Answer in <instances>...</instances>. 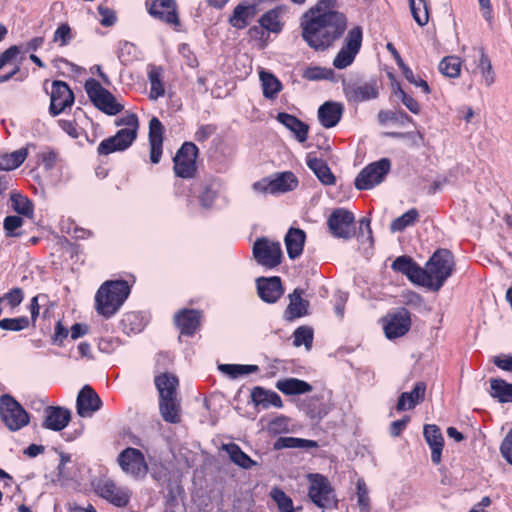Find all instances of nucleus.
<instances>
[{
    "instance_id": "nucleus-1",
    "label": "nucleus",
    "mask_w": 512,
    "mask_h": 512,
    "mask_svg": "<svg viewBox=\"0 0 512 512\" xmlns=\"http://www.w3.org/2000/svg\"><path fill=\"white\" fill-rule=\"evenodd\" d=\"M334 5L335 0H319L303 15L302 37L315 50L330 47L346 30L347 18Z\"/></svg>"
},
{
    "instance_id": "nucleus-2",
    "label": "nucleus",
    "mask_w": 512,
    "mask_h": 512,
    "mask_svg": "<svg viewBox=\"0 0 512 512\" xmlns=\"http://www.w3.org/2000/svg\"><path fill=\"white\" fill-rule=\"evenodd\" d=\"M454 270V257L447 249L433 253L423 268L422 286L434 292L439 291Z\"/></svg>"
},
{
    "instance_id": "nucleus-3",
    "label": "nucleus",
    "mask_w": 512,
    "mask_h": 512,
    "mask_svg": "<svg viewBox=\"0 0 512 512\" xmlns=\"http://www.w3.org/2000/svg\"><path fill=\"white\" fill-rule=\"evenodd\" d=\"M130 293L129 285L124 280L106 281L95 296V307L99 314L109 318L122 306Z\"/></svg>"
},
{
    "instance_id": "nucleus-4",
    "label": "nucleus",
    "mask_w": 512,
    "mask_h": 512,
    "mask_svg": "<svg viewBox=\"0 0 512 512\" xmlns=\"http://www.w3.org/2000/svg\"><path fill=\"white\" fill-rule=\"evenodd\" d=\"M115 125L126 126V128L120 129L114 136L103 140L97 148L99 155H109L116 151H124L135 141L139 127V121L135 114H127L116 120Z\"/></svg>"
},
{
    "instance_id": "nucleus-5",
    "label": "nucleus",
    "mask_w": 512,
    "mask_h": 512,
    "mask_svg": "<svg viewBox=\"0 0 512 512\" xmlns=\"http://www.w3.org/2000/svg\"><path fill=\"white\" fill-rule=\"evenodd\" d=\"M85 91L94 106L107 115H117L124 109L115 96L93 78L86 80Z\"/></svg>"
},
{
    "instance_id": "nucleus-6",
    "label": "nucleus",
    "mask_w": 512,
    "mask_h": 512,
    "mask_svg": "<svg viewBox=\"0 0 512 512\" xmlns=\"http://www.w3.org/2000/svg\"><path fill=\"white\" fill-rule=\"evenodd\" d=\"M310 486L308 496L322 510L332 509L337 505L336 495L328 479L321 474H308Z\"/></svg>"
},
{
    "instance_id": "nucleus-7",
    "label": "nucleus",
    "mask_w": 512,
    "mask_h": 512,
    "mask_svg": "<svg viewBox=\"0 0 512 512\" xmlns=\"http://www.w3.org/2000/svg\"><path fill=\"white\" fill-rule=\"evenodd\" d=\"M0 417L11 431L20 430L29 423L28 413L8 394L0 397Z\"/></svg>"
},
{
    "instance_id": "nucleus-8",
    "label": "nucleus",
    "mask_w": 512,
    "mask_h": 512,
    "mask_svg": "<svg viewBox=\"0 0 512 512\" xmlns=\"http://www.w3.org/2000/svg\"><path fill=\"white\" fill-rule=\"evenodd\" d=\"M391 163L388 158H382L367 165L355 179V187L358 190H369L381 183L390 171Z\"/></svg>"
},
{
    "instance_id": "nucleus-9",
    "label": "nucleus",
    "mask_w": 512,
    "mask_h": 512,
    "mask_svg": "<svg viewBox=\"0 0 512 512\" xmlns=\"http://www.w3.org/2000/svg\"><path fill=\"white\" fill-rule=\"evenodd\" d=\"M253 256L258 264L267 269H273L281 263V245L265 237L258 238L253 244Z\"/></svg>"
},
{
    "instance_id": "nucleus-10",
    "label": "nucleus",
    "mask_w": 512,
    "mask_h": 512,
    "mask_svg": "<svg viewBox=\"0 0 512 512\" xmlns=\"http://www.w3.org/2000/svg\"><path fill=\"white\" fill-rule=\"evenodd\" d=\"M362 28L356 26L347 33L344 45L333 60V65L337 69H344L351 65L358 54L362 45Z\"/></svg>"
},
{
    "instance_id": "nucleus-11",
    "label": "nucleus",
    "mask_w": 512,
    "mask_h": 512,
    "mask_svg": "<svg viewBox=\"0 0 512 512\" xmlns=\"http://www.w3.org/2000/svg\"><path fill=\"white\" fill-rule=\"evenodd\" d=\"M197 155V146L192 142H185L173 158L175 174L181 178H192L196 172Z\"/></svg>"
},
{
    "instance_id": "nucleus-12",
    "label": "nucleus",
    "mask_w": 512,
    "mask_h": 512,
    "mask_svg": "<svg viewBox=\"0 0 512 512\" xmlns=\"http://www.w3.org/2000/svg\"><path fill=\"white\" fill-rule=\"evenodd\" d=\"M343 92L348 102L360 103L376 99L379 87L376 80L369 81H343Z\"/></svg>"
},
{
    "instance_id": "nucleus-13",
    "label": "nucleus",
    "mask_w": 512,
    "mask_h": 512,
    "mask_svg": "<svg viewBox=\"0 0 512 512\" xmlns=\"http://www.w3.org/2000/svg\"><path fill=\"white\" fill-rule=\"evenodd\" d=\"M122 471L134 478L144 477L148 472V465L143 453L136 448L124 449L117 458Z\"/></svg>"
},
{
    "instance_id": "nucleus-14",
    "label": "nucleus",
    "mask_w": 512,
    "mask_h": 512,
    "mask_svg": "<svg viewBox=\"0 0 512 512\" xmlns=\"http://www.w3.org/2000/svg\"><path fill=\"white\" fill-rule=\"evenodd\" d=\"M354 221V215L350 211L338 208L330 214L327 225L334 237L350 239L354 235Z\"/></svg>"
},
{
    "instance_id": "nucleus-15",
    "label": "nucleus",
    "mask_w": 512,
    "mask_h": 512,
    "mask_svg": "<svg viewBox=\"0 0 512 512\" xmlns=\"http://www.w3.org/2000/svg\"><path fill=\"white\" fill-rule=\"evenodd\" d=\"M73 103L74 94L68 84L60 80L53 81L50 95V113L57 116L67 107L72 106Z\"/></svg>"
},
{
    "instance_id": "nucleus-16",
    "label": "nucleus",
    "mask_w": 512,
    "mask_h": 512,
    "mask_svg": "<svg viewBox=\"0 0 512 512\" xmlns=\"http://www.w3.org/2000/svg\"><path fill=\"white\" fill-rule=\"evenodd\" d=\"M410 327V313L406 308L402 307L387 316L384 331L388 339H394L405 335L410 330Z\"/></svg>"
},
{
    "instance_id": "nucleus-17",
    "label": "nucleus",
    "mask_w": 512,
    "mask_h": 512,
    "mask_svg": "<svg viewBox=\"0 0 512 512\" xmlns=\"http://www.w3.org/2000/svg\"><path fill=\"white\" fill-rule=\"evenodd\" d=\"M96 491L100 497L117 507H125L131 496L127 488L117 486L112 480L100 482Z\"/></svg>"
},
{
    "instance_id": "nucleus-18",
    "label": "nucleus",
    "mask_w": 512,
    "mask_h": 512,
    "mask_svg": "<svg viewBox=\"0 0 512 512\" xmlns=\"http://www.w3.org/2000/svg\"><path fill=\"white\" fill-rule=\"evenodd\" d=\"M102 406L98 394L89 385H85L78 393L76 400L77 414L80 417H90Z\"/></svg>"
},
{
    "instance_id": "nucleus-19",
    "label": "nucleus",
    "mask_w": 512,
    "mask_h": 512,
    "mask_svg": "<svg viewBox=\"0 0 512 512\" xmlns=\"http://www.w3.org/2000/svg\"><path fill=\"white\" fill-rule=\"evenodd\" d=\"M147 5L153 17L175 26L180 24L175 0H152Z\"/></svg>"
},
{
    "instance_id": "nucleus-20",
    "label": "nucleus",
    "mask_w": 512,
    "mask_h": 512,
    "mask_svg": "<svg viewBox=\"0 0 512 512\" xmlns=\"http://www.w3.org/2000/svg\"><path fill=\"white\" fill-rule=\"evenodd\" d=\"M256 283L259 297L267 303H275L284 292L281 279L278 276L260 277Z\"/></svg>"
},
{
    "instance_id": "nucleus-21",
    "label": "nucleus",
    "mask_w": 512,
    "mask_h": 512,
    "mask_svg": "<svg viewBox=\"0 0 512 512\" xmlns=\"http://www.w3.org/2000/svg\"><path fill=\"white\" fill-rule=\"evenodd\" d=\"M164 126L157 117H152L149 121V145L150 160L157 164L162 156Z\"/></svg>"
},
{
    "instance_id": "nucleus-22",
    "label": "nucleus",
    "mask_w": 512,
    "mask_h": 512,
    "mask_svg": "<svg viewBox=\"0 0 512 512\" xmlns=\"http://www.w3.org/2000/svg\"><path fill=\"white\" fill-rule=\"evenodd\" d=\"M391 268L404 274L412 283L422 286L423 268L416 264L411 257L406 255L397 257Z\"/></svg>"
},
{
    "instance_id": "nucleus-23",
    "label": "nucleus",
    "mask_w": 512,
    "mask_h": 512,
    "mask_svg": "<svg viewBox=\"0 0 512 512\" xmlns=\"http://www.w3.org/2000/svg\"><path fill=\"white\" fill-rule=\"evenodd\" d=\"M424 438L431 449V460L438 465L441 462V455L444 446V439L437 425L427 424L423 430Z\"/></svg>"
},
{
    "instance_id": "nucleus-24",
    "label": "nucleus",
    "mask_w": 512,
    "mask_h": 512,
    "mask_svg": "<svg viewBox=\"0 0 512 512\" xmlns=\"http://www.w3.org/2000/svg\"><path fill=\"white\" fill-rule=\"evenodd\" d=\"M200 319L201 315L198 310L183 309L175 315L174 322L181 334L191 336L200 326Z\"/></svg>"
},
{
    "instance_id": "nucleus-25",
    "label": "nucleus",
    "mask_w": 512,
    "mask_h": 512,
    "mask_svg": "<svg viewBox=\"0 0 512 512\" xmlns=\"http://www.w3.org/2000/svg\"><path fill=\"white\" fill-rule=\"evenodd\" d=\"M71 420V413L62 407L50 406L46 409L43 426L53 431H61L67 427Z\"/></svg>"
},
{
    "instance_id": "nucleus-26",
    "label": "nucleus",
    "mask_w": 512,
    "mask_h": 512,
    "mask_svg": "<svg viewBox=\"0 0 512 512\" xmlns=\"http://www.w3.org/2000/svg\"><path fill=\"white\" fill-rule=\"evenodd\" d=\"M344 107L341 103L328 101L318 109V119L325 128L336 126L341 120Z\"/></svg>"
},
{
    "instance_id": "nucleus-27",
    "label": "nucleus",
    "mask_w": 512,
    "mask_h": 512,
    "mask_svg": "<svg viewBox=\"0 0 512 512\" xmlns=\"http://www.w3.org/2000/svg\"><path fill=\"white\" fill-rule=\"evenodd\" d=\"M425 393L426 384L423 381L417 382L411 392H403L400 394L396 404L397 411L413 409L416 405L424 401Z\"/></svg>"
},
{
    "instance_id": "nucleus-28",
    "label": "nucleus",
    "mask_w": 512,
    "mask_h": 512,
    "mask_svg": "<svg viewBox=\"0 0 512 512\" xmlns=\"http://www.w3.org/2000/svg\"><path fill=\"white\" fill-rule=\"evenodd\" d=\"M276 119L292 131L299 142L302 143L307 140L309 127L296 116L281 112L277 115Z\"/></svg>"
},
{
    "instance_id": "nucleus-29",
    "label": "nucleus",
    "mask_w": 512,
    "mask_h": 512,
    "mask_svg": "<svg viewBox=\"0 0 512 512\" xmlns=\"http://www.w3.org/2000/svg\"><path fill=\"white\" fill-rule=\"evenodd\" d=\"M251 399L255 406H259L263 409H267L270 406H274L276 408H281L283 406V402L276 392L266 390L259 386L253 388L251 392Z\"/></svg>"
},
{
    "instance_id": "nucleus-30",
    "label": "nucleus",
    "mask_w": 512,
    "mask_h": 512,
    "mask_svg": "<svg viewBox=\"0 0 512 512\" xmlns=\"http://www.w3.org/2000/svg\"><path fill=\"white\" fill-rule=\"evenodd\" d=\"M306 235L303 230L290 228L285 236V245L290 259H296L303 251Z\"/></svg>"
},
{
    "instance_id": "nucleus-31",
    "label": "nucleus",
    "mask_w": 512,
    "mask_h": 512,
    "mask_svg": "<svg viewBox=\"0 0 512 512\" xmlns=\"http://www.w3.org/2000/svg\"><path fill=\"white\" fill-rule=\"evenodd\" d=\"M255 15L256 8L254 5L239 4L234 8L231 17L229 18V23L237 29H244L249 25Z\"/></svg>"
},
{
    "instance_id": "nucleus-32",
    "label": "nucleus",
    "mask_w": 512,
    "mask_h": 512,
    "mask_svg": "<svg viewBox=\"0 0 512 512\" xmlns=\"http://www.w3.org/2000/svg\"><path fill=\"white\" fill-rule=\"evenodd\" d=\"M159 410L164 421L168 423L180 422V402L177 396L159 399Z\"/></svg>"
},
{
    "instance_id": "nucleus-33",
    "label": "nucleus",
    "mask_w": 512,
    "mask_h": 512,
    "mask_svg": "<svg viewBox=\"0 0 512 512\" xmlns=\"http://www.w3.org/2000/svg\"><path fill=\"white\" fill-rule=\"evenodd\" d=\"M276 388L285 395H301L312 391V386L297 378H286L276 382Z\"/></svg>"
},
{
    "instance_id": "nucleus-34",
    "label": "nucleus",
    "mask_w": 512,
    "mask_h": 512,
    "mask_svg": "<svg viewBox=\"0 0 512 512\" xmlns=\"http://www.w3.org/2000/svg\"><path fill=\"white\" fill-rule=\"evenodd\" d=\"M307 166L314 172L322 184L333 185L335 183V176L325 160L308 156Z\"/></svg>"
},
{
    "instance_id": "nucleus-35",
    "label": "nucleus",
    "mask_w": 512,
    "mask_h": 512,
    "mask_svg": "<svg viewBox=\"0 0 512 512\" xmlns=\"http://www.w3.org/2000/svg\"><path fill=\"white\" fill-rule=\"evenodd\" d=\"M489 383V394L492 398L499 403H512V383L501 378H491Z\"/></svg>"
},
{
    "instance_id": "nucleus-36",
    "label": "nucleus",
    "mask_w": 512,
    "mask_h": 512,
    "mask_svg": "<svg viewBox=\"0 0 512 512\" xmlns=\"http://www.w3.org/2000/svg\"><path fill=\"white\" fill-rule=\"evenodd\" d=\"M155 385L159 392V399L177 396L178 379L170 373H163L155 377Z\"/></svg>"
},
{
    "instance_id": "nucleus-37",
    "label": "nucleus",
    "mask_w": 512,
    "mask_h": 512,
    "mask_svg": "<svg viewBox=\"0 0 512 512\" xmlns=\"http://www.w3.org/2000/svg\"><path fill=\"white\" fill-rule=\"evenodd\" d=\"M272 194L286 193L294 190L298 186V179L292 172H283L277 174L271 179Z\"/></svg>"
},
{
    "instance_id": "nucleus-38",
    "label": "nucleus",
    "mask_w": 512,
    "mask_h": 512,
    "mask_svg": "<svg viewBox=\"0 0 512 512\" xmlns=\"http://www.w3.org/2000/svg\"><path fill=\"white\" fill-rule=\"evenodd\" d=\"M223 450L227 452L230 460L234 464L243 469H250L252 466L257 465V463L252 460L245 452H243L241 448L235 443L223 445Z\"/></svg>"
},
{
    "instance_id": "nucleus-39",
    "label": "nucleus",
    "mask_w": 512,
    "mask_h": 512,
    "mask_svg": "<svg viewBox=\"0 0 512 512\" xmlns=\"http://www.w3.org/2000/svg\"><path fill=\"white\" fill-rule=\"evenodd\" d=\"M303 290L296 288L289 295L290 303L287 311L290 313L291 318H299L307 314L309 302L302 298Z\"/></svg>"
},
{
    "instance_id": "nucleus-40",
    "label": "nucleus",
    "mask_w": 512,
    "mask_h": 512,
    "mask_svg": "<svg viewBox=\"0 0 512 512\" xmlns=\"http://www.w3.org/2000/svg\"><path fill=\"white\" fill-rule=\"evenodd\" d=\"M259 77L264 97L274 99L282 89L281 82L272 73L267 71H261Z\"/></svg>"
},
{
    "instance_id": "nucleus-41",
    "label": "nucleus",
    "mask_w": 512,
    "mask_h": 512,
    "mask_svg": "<svg viewBox=\"0 0 512 512\" xmlns=\"http://www.w3.org/2000/svg\"><path fill=\"white\" fill-rule=\"evenodd\" d=\"M275 450L284 448H300L309 449L318 447V443L314 440L296 438V437H279L273 445Z\"/></svg>"
},
{
    "instance_id": "nucleus-42",
    "label": "nucleus",
    "mask_w": 512,
    "mask_h": 512,
    "mask_svg": "<svg viewBox=\"0 0 512 512\" xmlns=\"http://www.w3.org/2000/svg\"><path fill=\"white\" fill-rule=\"evenodd\" d=\"M27 158V150L21 148L0 156V170L11 171L18 168Z\"/></svg>"
},
{
    "instance_id": "nucleus-43",
    "label": "nucleus",
    "mask_w": 512,
    "mask_h": 512,
    "mask_svg": "<svg viewBox=\"0 0 512 512\" xmlns=\"http://www.w3.org/2000/svg\"><path fill=\"white\" fill-rule=\"evenodd\" d=\"M419 218V212L415 208H411L403 215L397 217L391 222L390 230L392 232H401L405 228L412 226L415 222H417Z\"/></svg>"
},
{
    "instance_id": "nucleus-44",
    "label": "nucleus",
    "mask_w": 512,
    "mask_h": 512,
    "mask_svg": "<svg viewBox=\"0 0 512 512\" xmlns=\"http://www.w3.org/2000/svg\"><path fill=\"white\" fill-rule=\"evenodd\" d=\"M413 19L419 26H425L429 21L428 7L425 0H408Z\"/></svg>"
},
{
    "instance_id": "nucleus-45",
    "label": "nucleus",
    "mask_w": 512,
    "mask_h": 512,
    "mask_svg": "<svg viewBox=\"0 0 512 512\" xmlns=\"http://www.w3.org/2000/svg\"><path fill=\"white\" fill-rule=\"evenodd\" d=\"M439 71L450 78H457L461 71L460 58L455 56H447L439 63Z\"/></svg>"
},
{
    "instance_id": "nucleus-46",
    "label": "nucleus",
    "mask_w": 512,
    "mask_h": 512,
    "mask_svg": "<svg viewBox=\"0 0 512 512\" xmlns=\"http://www.w3.org/2000/svg\"><path fill=\"white\" fill-rule=\"evenodd\" d=\"M378 120L381 124H385L387 122H394L400 126H405L408 123L412 122V118L408 116L404 111H390V110H381L378 113Z\"/></svg>"
},
{
    "instance_id": "nucleus-47",
    "label": "nucleus",
    "mask_w": 512,
    "mask_h": 512,
    "mask_svg": "<svg viewBox=\"0 0 512 512\" xmlns=\"http://www.w3.org/2000/svg\"><path fill=\"white\" fill-rule=\"evenodd\" d=\"M162 69L160 67L152 68L148 73V79L151 85L150 98L158 99L164 96L165 90L161 81Z\"/></svg>"
},
{
    "instance_id": "nucleus-48",
    "label": "nucleus",
    "mask_w": 512,
    "mask_h": 512,
    "mask_svg": "<svg viewBox=\"0 0 512 512\" xmlns=\"http://www.w3.org/2000/svg\"><path fill=\"white\" fill-rule=\"evenodd\" d=\"M219 370L231 378H237L241 375L259 371V367L257 365L221 364Z\"/></svg>"
},
{
    "instance_id": "nucleus-49",
    "label": "nucleus",
    "mask_w": 512,
    "mask_h": 512,
    "mask_svg": "<svg viewBox=\"0 0 512 512\" xmlns=\"http://www.w3.org/2000/svg\"><path fill=\"white\" fill-rule=\"evenodd\" d=\"M259 24L261 28L273 33H278L282 29V25L279 21V13L275 9L269 10L263 14L259 19Z\"/></svg>"
},
{
    "instance_id": "nucleus-50",
    "label": "nucleus",
    "mask_w": 512,
    "mask_h": 512,
    "mask_svg": "<svg viewBox=\"0 0 512 512\" xmlns=\"http://www.w3.org/2000/svg\"><path fill=\"white\" fill-rule=\"evenodd\" d=\"M12 208L19 214L31 217L33 215V203L19 193L11 194Z\"/></svg>"
},
{
    "instance_id": "nucleus-51",
    "label": "nucleus",
    "mask_w": 512,
    "mask_h": 512,
    "mask_svg": "<svg viewBox=\"0 0 512 512\" xmlns=\"http://www.w3.org/2000/svg\"><path fill=\"white\" fill-rule=\"evenodd\" d=\"M30 320L26 316L16 318H3L0 320V328L5 331L19 332L29 327Z\"/></svg>"
},
{
    "instance_id": "nucleus-52",
    "label": "nucleus",
    "mask_w": 512,
    "mask_h": 512,
    "mask_svg": "<svg viewBox=\"0 0 512 512\" xmlns=\"http://www.w3.org/2000/svg\"><path fill=\"white\" fill-rule=\"evenodd\" d=\"M280 512H294L292 499L280 488H273L270 492Z\"/></svg>"
},
{
    "instance_id": "nucleus-53",
    "label": "nucleus",
    "mask_w": 512,
    "mask_h": 512,
    "mask_svg": "<svg viewBox=\"0 0 512 512\" xmlns=\"http://www.w3.org/2000/svg\"><path fill=\"white\" fill-rule=\"evenodd\" d=\"M293 344L296 347L304 345L306 349H310L313 342V330L307 326H301L294 331Z\"/></svg>"
},
{
    "instance_id": "nucleus-54",
    "label": "nucleus",
    "mask_w": 512,
    "mask_h": 512,
    "mask_svg": "<svg viewBox=\"0 0 512 512\" xmlns=\"http://www.w3.org/2000/svg\"><path fill=\"white\" fill-rule=\"evenodd\" d=\"M479 68L481 70L485 84L487 86L492 85L494 83L495 75L492 69L491 61L483 51L481 52V57L479 60Z\"/></svg>"
},
{
    "instance_id": "nucleus-55",
    "label": "nucleus",
    "mask_w": 512,
    "mask_h": 512,
    "mask_svg": "<svg viewBox=\"0 0 512 512\" xmlns=\"http://www.w3.org/2000/svg\"><path fill=\"white\" fill-rule=\"evenodd\" d=\"M0 299H1V303L6 301L7 305L11 309H15L22 303V301L24 299V292L21 288L15 287V288H12L7 293L0 296Z\"/></svg>"
},
{
    "instance_id": "nucleus-56",
    "label": "nucleus",
    "mask_w": 512,
    "mask_h": 512,
    "mask_svg": "<svg viewBox=\"0 0 512 512\" xmlns=\"http://www.w3.org/2000/svg\"><path fill=\"white\" fill-rule=\"evenodd\" d=\"M357 502L362 512L370 511V499L368 495V489L363 480L357 482Z\"/></svg>"
},
{
    "instance_id": "nucleus-57",
    "label": "nucleus",
    "mask_w": 512,
    "mask_h": 512,
    "mask_svg": "<svg viewBox=\"0 0 512 512\" xmlns=\"http://www.w3.org/2000/svg\"><path fill=\"white\" fill-rule=\"evenodd\" d=\"M394 93L396 96L400 97L402 103L410 112H412L413 114H419L420 105L416 99L405 93V91L400 86L397 87Z\"/></svg>"
},
{
    "instance_id": "nucleus-58",
    "label": "nucleus",
    "mask_w": 512,
    "mask_h": 512,
    "mask_svg": "<svg viewBox=\"0 0 512 512\" xmlns=\"http://www.w3.org/2000/svg\"><path fill=\"white\" fill-rule=\"evenodd\" d=\"M23 225V219L19 216H7L4 219V230L6 232V236L15 237L19 236V233H16L15 230L20 228Z\"/></svg>"
},
{
    "instance_id": "nucleus-59",
    "label": "nucleus",
    "mask_w": 512,
    "mask_h": 512,
    "mask_svg": "<svg viewBox=\"0 0 512 512\" xmlns=\"http://www.w3.org/2000/svg\"><path fill=\"white\" fill-rule=\"evenodd\" d=\"M72 39L71 28L67 23L61 24L55 31L53 41L60 42V46H66Z\"/></svg>"
},
{
    "instance_id": "nucleus-60",
    "label": "nucleus",
    "mask_w": 512,
    "mask_h": 512,
    "mask_svg": "<svg viewBox=\"0 0 512 512\" xmlns=\"http://www.w3.org/2000/svg\"><path fill=\"white\" fill-rule=\"evenodd\" d=\"M403 76L405 77V79L410 82L411 84L417 86V87H420L423 89V91L426 93V94H429L430 93V88H429V85L428 83L421 79V78H417L413 71L409 68V67H405L404 68V73H403Z\"/></svg>"
},
{
    "instance_id": "nucleus-61",
    "label": "nucleus",
    "mask_w": 512,
    "mask_h": 512,
    "mask_svg": "<svg viewBox=\"0 0 512 512\" xmlns=\"http://www.w3.org/2000/svg\"><path fill=\"white\" fill-rule=\"evenodd\" d=\"M500 451L502 456L506 459V461L512 464V429L507 433L505 438L503 439Z\"/></svg>"
},
{
    "instance_id": "nucleus-62",
    "label": "nucleus",
    "mask_w": 512,
    "mask_h": 512,
    "mask_svg": "<svg viewBox=\"0 0 512 512\" xmlns=\"http://www.w3.org/2000/svg\"><path fill=\"white\" fill-rule=\"evenodd\" d=\"M98 13L101 16L100 23L102 26L110 27L115 24V22H116L115 13L112 10H110L109 8L99 6Z\"/></svg>"
},
{
    "instance_id": "nucleus-63",
    "label": "nucleus",
    "mask_w": 512,
    "mask_h": 512,
    "mask_svg": "<svg viewBox=\"0 0 512 512\" xmlns=\"http://www.w3.org/2000/svg\"><path fill=\"white\" fill-rule=\"evenodd\" d=\"M19 53L20 48L17 45L10 46L4 52L0 53V69L12 62Z\"/></svg>"
},
{
    "instance_id": "nucleus-64",
    "label": "nucleus",
    "mask_w": 512,
    "mask_h": 512,
    "mask_svg": "<svg viewBox=\"0 0 512 512\" xmlns=\"http://www.w3.org/2000/svg\"><path fill=\"white\" fill-rule=\"evenodd\" d=\"M493 363L501 370L512 372V356L503 354L493 357Z\"/></svg>"
}]
</instances>
